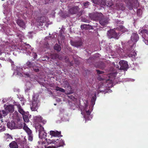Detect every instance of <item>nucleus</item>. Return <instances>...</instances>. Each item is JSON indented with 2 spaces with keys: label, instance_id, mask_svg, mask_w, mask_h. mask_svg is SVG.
I'll list each match as a JSON object with an SVG mask.
<instances>
[{
  "label": "nucleus",
  "instance_id": "obj_45",
  "mask_svg": "<svg viewBox=\"0 0 148 148\" xmlns=\"http://www.w3.org/2000/svg\"><path fill=\"white\" fill-rule=\"evenodd\" d=\"M18 36L20 39H22V38L23 37V36L21 34L18 35Z\"/></svg>",
  "mask_w": 148,
  "mask_h": 148
},
{
  "label": "nucleus",
  "instance_id": "obj_41",
  "mask_svg": "<svg viewBox=\"0 0 148 148\" xmlns=\"http://www.w3.org/2000/svg\"><path fill=\"white\" fill-rule=\"evenodd\" d=\"M34 56V58H36V57L37 56V54L35 53H33L32 54Z\"/></svg>",
  "mask_w": 148,
  "mask_h": 148
},
{
  "label": "nucleus",
  "instance_id": "obj_24",
  "mask_svg": "<svg viewBox=\"0 0 148 148\" xmlns=\"http://www.w3.org/2000/svg\"><path fill=\"white\" fill-rule=\"evenodd\" d=\"M54 49L58 51H60L61 49V47L58 44H56L54 47Z\"/></svg>",
  "mask_w": 148,
  "mask_h": 148
},
{
  "label": "nucleus",
  "instance_id": "obj_6",
  "mask_svg": "<svg viewBox=\"0 0 148 148\" xmlns=\"http://www.w3.org/2000/svg\"><path fill=\"white\" fill-rule=\"evenodd\" d=\"M89 16L92 19L94 20H99L101 19L103 16V14L101 13H96L94 14H89Z\"/></svg>",
  "mask_w": 148,
  "mask_h": 148
},
{
  "label": "nucleus",
  "instance_id": "obj_44",
  "mask_svg": "<svg viewBox=\"0 0 148 148\" xmlns=\"http://www.w3.org/2000/svg\"><path fill=\"white\" fill-rule=\"evenodd\" d=\"M32 32H29V38H32V36L31 35V34L32 33Z\"/></svg>",
  "mask_w": 148,
  "mask_h": 148
},
{
  "label": "nucleus",
  "instance_id": "obj_26",
  "mask_svg": "<svg viewBox=\"0 0 148 148\" xmlns=\"http://www.w3.org/2000/svg\"><path fill=\"white\" fill-rule=\"evenodd\" d=\"M21 145L23 148H28V147L26 145V140H24L21 143Z\"/></svg>",
  "mask_w": 148,
  "mask_h": 148
},
{
  "label": "nucleus",
  "instance_id": "obj_20",
  "mask_svg": "<svg viewBox=\"0 0 148 148\" xmlns=\"http://www.w3.org/2000/svg\"><path fill=\"white\" fill-rule=\"evenodd\" d=\"M8 112L7 111L5 110H5H3L1 111H0V118H2V116H5L7 115L8 114Z\"/></svg>",
  "mask_w": 148,
  "mask_h": 148
},
{
  "label": "nucleus",
  "instance_id": "obj_9",
  "mask_svg": "<svg viewBox=\"0 0 148 148\" xmlns=\"http://www.w3.org/2000/svg\"><path fill=\"white\" fill-rule=\"evenodd\" d=\"M23 128V129L28 134L29 140L32 141L33 140V136L31 131L25 123H24V127Z\"/></svg>",
  "mask_w": 148,
  "mask_h": 148
},
{
  "label": "nucleus",
  "instance_id": "obj_55",
  "mask_svg": "<svg viewBox=\"0 0 148 148\" xmlns=\"http://www.w3.org/2000/svg\"><path fill=\"white\" fill-rule=\"evenodd\" d=\"M38 143H39V144H40V143L39 142H38Z\"/></svg>",
  "mask_w": 148,
  "mask_h": 148
},
{
  "label": "nucleus",
  "instance_id": "obj_47",
  "mask_svg": "<svg viewBox=\"0 0 148 148\" xmlns=\"http://www.w3.org/2000/svg\"><path fill=\"white\" fill-rule=\"evenodd\" d=\"M47 148H55V147L53 146H49L47 147Z\"/></svg>",
  "mask_w": 148,
  "mask_h": 148
},
{
  "label": "nucleus",
  "instance_id": "obj_3",
  "mask_svg": "<svg viewBox=\"0 0 148 148\" xmlns=\"http://www.w3.org/2000/svg\"><path fill=\"white\" fill-rule=\"evenodd\" d=\"M39 106V102L37 96L33 97L32 102L30 104V108L32 111H37Z\"/></svg>",
  "mask_w": 148,
  "mask_h": 148
},
{
  "label": "nucleus",
  "instance_id": "obj_11",
  "mask_svg": "<svg viewBox=\"0 0 148 148\" xmlns=\"http://www.w3.org/2000/svg\"><path fill=\"white\" fill-rule=\"evenodd\" d=\"M4 107L5 110L7 111L8 113H12L14 111V106L13 105H6L5 104Z\"/></svg>",
  "mask_w": 148,
  "mask_h": 148
},
{
  "label": "nucleus",
  "instance_id": "obj_46",
  "mask_svg": "<svg viewBox=\"0 0 148 148\" xmlns=\"http://www.w3.org/2000/svg\"><path fill=\"white\" fill-rule=\"evenodd\" d=\"M89 5V3L88 2L86 3H85L84 4V6H86L87 5Z\"/></svg>",
  "mask_w": 148,
  "mask_h": 148
},
{
  "label": "nucleus",
  "instance_id": "obj_27",
  "mask_svg": "<svg viewBox=\"0 0 148 148\" xmlns=\"http://www.w3.org/2000/svg\"><path fill=\"white\" fill-rule=\"evenodd\" d=\"M18 112L21 114L22 115H23L25 114V112L23 109L22 108L21 106L19 107L18 108Z\"/></svg>",
  "mask_w": 148,
  "mask_h": 148
},
{
  "label": "nucleus",
  "instance_id": "obj_5",
  "mask_svg": "<svg viewBox=\"0 0 148 148\" xmlns=\"http://www.w3.org/2000/svg\"><path fill=\"white\" fill-rule=\"evenodd\" d=\"M30 47L31 46L29 45L24 43L19 47V49L22 51L23 53H26V52L29 55V53H31L29 52V50H32V49Z\"/></svg>",
  "mask_w": 148,
  "mask_h": 148
},
{
  "label": "nucleus",
  "instance_id": "obj_33",
  "mask_svg": "<svg viewBox=\"0 0 148 148\" xmlns=\"http://www.w3.org/2000/svg\"><path fill=\"white\" fill-rule=\"evenodd\" d=\"M5 138L7 139H12V138L11 135H10L8 134H6L5 136Z\"/></svg>",
  "mask_w": 148,
  "mask_h": 148
},
{
  "label": "nucleus",
  "instance_id": "obj_37",
  "mask_svg": "<svg viewBox=\"0 0 148 148\" xmlns=\"http://www.w3.org/2000/svg\"><path fill=\"white\" fill-rule=\"evenodd\" d=\"M14 105L16 106L18 108L21 106L20 104L18 103L17 102H15L14 103Z\"/></svg>",
  "mask_w": 148,
  "mask_h": 148
},
{
  "label": "nucleus",
  "instance_id": "obj_2",
  "mask_svg": "<svg viewBox=\"0 0 148 148\" xmlns=\"http://www.w3.org/2000/svg\"><path fill=\"white\" fill-rule=\"evenodd\" d=\"M42 119V118L39 116H36L34 118L36 129L39 132V138L42 139H45L47 133L45 132L44 128L41 125H38V122H42L43 124H45L46 122L45 120Z\"/></svg>",
  "mask_w": 148,
  "mask_h": 148
},
{
  "label": "nucleus",
  "instance_id": "obj_29",
  "mask_svg": "<svg viewBox=\"0 0 148 148\" xmlns=\"http://www.w3.org/2000/svg\"><path fill=\"white\" fill-rule=\"evenodd\" d=\"M119 27L120 30L123 32H124L127 31V29L125 28L123 26H120Z\"/></svg>",
  "mask_w": 148,
  "mask_h": 148
},
{
  "label": "nucleus",
  "instance_id": "obj_54",
  "mask_svg": "<svg viewBox=\"0 0 148 148\" xmlns=\"http://www.w3.org/2000/svg\"><path fill=\"white\" fill-rule=\"evenodd\" d=\"M61 101V100H60V99H59V101Z\"/></svg>",
  "mask_w": 148,
  "mask_h": 148
},
{
  "label": "nucleus",
  "instance_id": "obj_51",
  "mask_svg": "<svg viewBox=\"0 0 148 148\" xmlns=\"http://www.w3.org/2000/svg\"><path fill=\"white\" fill-rule=\"evenodd\" d=\"M25 75L27 77H29V74H28V73H26L25 74Z\"/></svg>",
  "mask_w": 148,
  "mask_h": 148
},
{
  "label": "nucleus",
  "instance_id": "obj_15",
  "mask_svg": "<svg viewBox=\"0 0 148 148\" xmlns=\"http://www.w3.org/2000/svg\"><path fill=\"white\" fill-rule=\"evenodd\" d=\"M16 23L20 27L23 28L25 27V24L23 20L18 19L16 21Z\"/></svg>",
  "mask_w": 148,
  "mask_h": 148
},
{
  "label": "nucleus",
  "instance_id": "obj_56",
  "mask_svg": "<svg viewBox=\"0 0 148 148\" xmlns=\"http://www.w3.org/2000/svg\"><path fill=\"white\" fill-rule=\"evenodd\" d=\"M67 84H68L67 85V86H68V85H68V83H67Z\"/></svg>",
  "mask_w": 148,
  "mask_h": 148
},
{
  "label": "nucleus",
  "instance_id": "obj_57",
  "mask_svg": "<svg viewBox=\"0 0 148 148\" xmlns=\"http://www.w3.org/2000/svg\"><path fill=\"white\" fill-rule=\"evenodd\" d=\"M27 90H28V89H27ZM29 90V89H28V90Z\"/></svg>",
  "mask_w": 148,
  "mask_h": 148
},
{
  "label": "nucleus",
  "instance_id": "obj_31",
  "mask_svg": "<svg viewBox=\"0 0 148 148\" xmlns=\"http://www.w3.org/2000/svg\"><path fill=\"white\" fill-rule=\"evenodd\" d=\"M56 90L57 91H59L61 92H65V90L64 89L59 87H56Z\"/></svg>",
  "mask_w": 148,
  "mask_h": 148
},
{
  "label": "nucleus",
  "instance_id": "obj_42",
  "mask_svg": "<svg viewBox=\"0 0 148 148\" xmlns=\"http://www.w3.org/2000/svg\"><path fill=\"white\" fill-rule=\"evenodd\" d=\"M97 71L98 74H102L103 73V71H100L99 70H97Z\"/></svg>",
  "mask_w": 148,
  "mask_h": 148
},
{
  "label": "nucleus",
  "instance_id": "obj_38",
  "mask_svg": "<svg viewBox=\"0 0 148 148\" xmlns=\"http://www.w3.org/2000/svg\"><path fill=\"white\" fill-rule=\"evenodd\" d=\"M5 130L4 127L3 126H0V131H3Z\"/></svg>",
  "mask_w": 148,
  "mask_h": 148
},
{
  "label": "nucleus",
  "instance_id": "obj_50",
  "mask_svg": "<svg viewBox=\"0 0 148 148\" xmlns=\"http://www.w3.org/2000/svg\"><path fill=\"white\" fill-rule=\"evenodd\" d=\"M0 59L3 60H4V58H0Z\"/></svg>",
  "mask_w": 148,
  "mask_h": 148
},
{
  "label": "nucleus",
  "instance_id": "obj_16",
  "mask_svg": "<svg viewBox=\"0 0 148 148\" xmlns=\"http://www.w3.org/2000/svg\"><path fill=\"white\" fill-rule=\"evenodd\" d=\"M14 70L16 71V73L17 75H21V72L22 71V69L20 67H18L17 66L14 67V66L12 67Z\"/></svg>",
  "mask_w": 148,
  "mask_h": 148
},
{
  "label": "nucleus",
  "instance_id": "obj_14",
  "mask_svg": "<svg viewBox=\"0 0 148 148\" xmlns=\"http://www.w3.org/2000/svg\"><path fill=\"white\" fill-rule=\"evenodd\" d=\"M7 125L8 127L11 129H15L17 128L15 123L13 121H11L10 123H8Z\"/></svg>",
  "mask_w": 148,
  "mask_h": 148
},
{
  "label": "nucleus",
  "instance_id": "obj_18",
  "mask_svg": "<svg viewBox=\"0 0 148 148\" xmlns=\"http://www.w3.org/2000/svg\"><path fill=\"white\" fill-rule=\"evenodd\" d=\"M78 11V7L75 6L73 7L69 10V12L72 14L76 13Z\"/></svg>",
  "mask_w": 148,
  "mask_h": 148
},
{
  "label": "nucleus",
  "instance_id": "obj_23",
  "mask_svg": "<svg viewBox=\"0 0 148 148\" xmlns=\"http://www.w3.org/2000/svg\"><path fill=\"white\" fill-rule=\"evenodd\" d=\"M5 47L4 46L1 45L0 46V55H1L3 53H4L5 51Z\"/></svg>",
  "mask_w": 148,
  "mask_h": 148
},
{
  "label": "nucleus",
  "instance_id": "obj_12",
  "mask_svg": "<svg viewBox=\"0 0 148 148\" xmlns=\"http://www.w3.org/2000/svg\"><path fill=\"white\" fill-rule=\"evenodd\" d=\"M47 18L45 16H42L38 19L37 25L39 26H42L43 23L46 22Z\"/></svg>",
  "mask_w": 148,
  "mask_h": 148
},
{
  "label": "nucleus",
  "instance_id": "obj_28",
  "mask_svg": "<svg viewBox=\"0 0 148 148\" xmlns=\"http://www.w3.org/2000/svg\"><path fill=\"white\" fill-rule=\"evenodd\" d=\"M137 54L136 52L134 51L133 52H131V53L129 55L130 57H135L136 56Z\"/></svg>",
  "mask_w": 148,
  "mask_h": 148
},
{
  "label": "nucleus",
  "instance_id": "obj_32",
  "mask_svg": "<svg viewBox=\"0 0 148 148\" xmlns=\"http://www.w3.org/2000/svg\"><path fill=\"white\" fill-rule=\"evenodd\" d=\"M142 14V10L140 9H138L137 10V14L139 16H140Z\"/></svg>",
  "mask_w": 148,
  "mask_h": 148
},
{
  "label": "nucleus",
  "instance_id": "obj_52",
  "mask_svg": "<svg viewBox=\"0 0 148 148\" xmlns=\"http://www.w3.org/2000/svg\"><path fill=\"white\" fill-rule=\"evenodd\" d=\"M22 124L21 125V126L20 127H18V128H19V129H21V128L22 127Z\"/></svg>",
  "mask_w": 148,
  "mask_h": 148
},
{
  "label": "nucleus",
  "instance_id": "obj_8",
  "mask_svg": "<svg viewBox=\"0 0 148 148\" xmlns=\"http://www.w3.org/2000/svg\"><path fill=\"white\" fill-rule=\"evenodd\" d=\"M107 35L108 38H112L118 39L120 35L118 34L115 32L114 29H111L108 31L107 33Z\"/></svg>",
  "mask_w": 148,
  "mask_h": 148
},
{
  "label": "nucleus",
  "instance_id": "obj_49",
  "mask_svg": "<svg viewBox=\"0 0 148 148\" xmlns=\"http://www.w3.org/2000/svg\"><path fill=\"white\" fill-rule=\"evenodd\" d=\"M112 92V91L111 90H108V91H107V92H108V93H109V92Z\"/></svg>",
  "mask_w": 148,
  "mask_h": 148
},
{
  "label": "nucleus",
  "instance_id": "obj_17",
  "mask_svg": "<svg viewBox=\"0 0 148 148\" xmlns=\"http://www.w3.org/2000/svg\"><path fill=\"white\" fill-rule=\"evenodd\" d=\"M45 144L46 143L47 144H49L51 143L53 144H56V143H57L56 142L58 140V139H57L56 140H51L50 139H45Z\"/></svg>",
  "mask_w": 148,
  "mask_h": 148
},
{
  "label": "nucleus",
  "instance_id": "obj_22",
  "mask_svg": "<svg viewBox=\"0 0 148 148\" xmlns=\"http://www.w3.org/2000/svg\"><path fill=\"white\" fill-rule=\"evenodd\" d=\"M116 74L117 73L115 72H113L110 73L108 76V77L109 78V79L112 81V79H111V78H114V77H115Z\"/></svg>",
  "mask_w": 148,
  "mask_h": 148
},
{
  "label": "nucleus",
  "instance_id": "obj_21",
  "mask_svg": "<svg viewBox=\"0 0 148 148\" xmlns=\"http://www.w3.org/2000/svg\"><path fill=\"white\" fill-rule=\"evenodd\" d=\"M11 148H18V146L16 143L15 141H12L9 145Z\"/></svg>",
  "mask_w": 148,
  "mask_h": 148
},
{
  "label": "nucleus",
  "instance_id": "obj_10",
  "mask_svg": "<svg viewBox=\"0 0 148 148\" xmlns=\"http://www.w3.org/2000/svg\"><path fill=\"white\" fill-rule=\"evenodd\" d=\"M119 63L120 66V68H119V66L116 67V68H118V69L125 70L127 68L128 65L127 62L126 61L122 60L120 61Z\"/></svg>",
  "mask_w": 148,
  "mask_h": 148
},
{
  "label": "nucleus",
  "instance_id": "obj_48",
  "mask_svg": "<svg viewBox=\"0 0 148 148\" xmlns=\"http://www.w3.org/2000/svg\"><path fill=\"white\" fill-rule=\"evenodd\" d=\"M34 70L35 71L37 72L39 71V69L38 68L35 69H34Z\"/></svg>",
  "mask_w": 148,
  "mask_h": 148
},
{
  "label": "nucleus",
  "instance_id": "obj_1",
  "mask_svg": "<svg viewBox=\"0 0 148 148\" xmlns=\"http://www.w3.org/2000/svg\"><path fill=\"white\" fill-rule=\"evenodd\" d=\"M95 100L94 97H92V103L91 105H89L88 101H86L84 102V106L80 107L82 112L81 114L84 115L86 121L90 120L92 119V116L90 114L92 110V107L95 104Z\"/></svg>",
  "mask_w": 148,
  "mask_h": 148
},
{
  "label": "nucleus",
  "instance_id": "obj_40",
  "mask_svg": "<svg viewBox=\"0 0 148 148\" xmlns=\"http://www.w3.org/2000/svg\"><path fill=\"white\" fill-rule=\"evenodd\" d=\"M28 66H30L31 65V63L30 62H27L26 64Z\"/></svg>",
  "mask_w": 148,
  "mask_h": 148
},
{
  "label": "nucleus",
  "instance_id": "obj_13",
  "mask_svg": "<svg viewBox=\"0 0 148 148\" xmlns=\"http://www.w3.org/2000/svg\"><path fill=\"white\" fill-rule=\"evenodd\" d=\"M60 132H58L57 131H51L50 132V134L51 135V137L52 136L58 137L62 136L60 135Z\"/></svg>",
  "mask_w": 148,
  "mask_h": 148
},
{
  "label": "nucleus",
  "instance_id": "obj_30",
  "mask_svg": "<svg viewBox=\"0 0 148 148\" xmlns=\"http://www.w3.org/2000/svg\"><path fill=\"white\" fill-rule=\"evenodd\" d=\"M71 45L73 46H74L75 47H77L78 46L80 45V44H78L77 43H76L75 42H73L72 41H71Z\"/></svg>",
  "mask_w": 148,
  "mask_h": 148
},
{
  "label": "nucleus",
  "instance_id": "obj_39",
  "mask_svg": "<svg viewBox=\"0 0 148 148\" xmlns=\"http://www.w3.org/2000/svg\"><path fill=\"white\" fill-rule=\"evenodd\" d=\"M45 3H47L49 2H52L54 0H45Z\"/></svg>",
  "mask_w": 148,
  "mask_h": 148
},
{
  "label": "nucleus",
  "instance_id": "obj_34",
  "mask_svg": "<svg viewBox=\"0 0 148 148\" xmlns=\"http://www.w3.org/2000/svg\"><path fill=\"white\" fill-rule=\"evenodd\" d=\"M7 60L11 63V65H12V67H13V66H14V62H13L12 60L8 58Z\"/></svg>",
  "mask_w": 148,
  "mask_h": 148
},
{
  "label": "nucleus",
  "instance_id": "obj_43",
  "mask_svg": "<svg viewBox=\"0 0 148 148\" xmlns=\"http://www.w3.org/2000/svg\"><path fill=\"white\" fill-rule=\"evenodd\" d=\"M8 101V99H3L2 100V102L3 103H6V102H7Z\"/></svg>",
  "mask_w": 148,
  "mask_h": 148
},
{
  "label": "nucleus",
  "instance_id": "obj_59",
  "mask_svg": "<svg viewBox=\"0 0 148 148\" xmlns=\"http://www.w3.org/2000/svg\"><path fill=\"white\" fill-rule=\"evenodd\" d=\"M1 66V64H0V66Z\"/></svg>",
  "mask_w": 148,
  "mask_h": 148
},
{
  "label": "nucleus",
  "instance_id": "obj_25",
  "mask_svg": "<svg viewBox=\"0 0 148 148\" xmlns=\"http://www.w3.org/2000/svg\"><path fill=\"white\" fill-rule=\"evenodd\" d=\"M23 118L24 121L26 123L29 122V119L27 116L25 115H23Z\"/></svg>",
  "mask_w": 148,
  "mask_h": 148
},
{
  "label": "nucleus",
  "instance_id": "obj_53",
  "mask_svg": "<svg viewBox=\"0 0 148 148\" xmlns=\"http://www.w3.org/2000/svg\"><path fill=\"white\" fill-rule=\"evenodd\" d=\"M130 81H134V80L133 79H130Z\"/></svg>",
  "mask_w": 148,
  "mask_h": 148
},
{
  "label": "nucleus",
  "instance_id": "obj_36",
  "mask_svg": "<svg viewBox=\"0 0 148 148\" xmlns=\"http://www.w3.org/2000/svg\"><path fill=\"white\" fill-rule=\"evenodd\" d=\"M60 145L58 147H60V146H63V145H64V141H63L62 139L61 140H60Z\"/></svg>",
  "mask_w": 148,
  "mask_h": 148
},
{
  "label": "nucleus",
  "instance_id": "obj_4",
  "mask_svg": "<svg viewBox=\"0 0 148 148\" xmlns=\"http://www.w3.org/2000/svg\"><path fill=\"white\" fill-rule=\"evenodd\" d=\"M139 32L142 35L143 41L146 44L148 45V30L146 29H140Z\"/></svg>",
  "mask_w": 148,
  "mask_h": 148
},
{
  "label": "nucleus",
  "instance_id": "obj_58",
  "mask_svg": "<svg viewBox=\"0 0 148 148\" xmlns=\"http://www.w3.org/2000/svg\"><path fill=\"white\" fill-rule=\"evenodd\" d=\"M54 104V105H56V104Z\"/></svg>",
  "mask_w": 148,
  "mask_h": 148
},
{
  "label": "nucleus",
  "instance_id": "obj_35",
  "mask_svg": "<svg viewBox=\"0 0 148 148\" xmlns=\"http://www.w3.org/2000/svg\"><path fill=\"white\" fill-rule=\"evenodd\" d=\"M87 25H81V28L82 29H86L87 28Z\"/></svg>",
  "mask_w": 148,
  "mask_h": 148
},
{
  "label": "nucleus",
  "instance_id": "obj_19",
  "mask_svg": "<svg viewBox=\"0 0 148 148\" xmlns=\"http://www.w3.org/2000/svg\"><path fill=\"white\" fill-rule=\"evenodd\" d=\"M108 19L104 18L100 20L99 21V23L101 25L105 26L108 23Z\"/></svg>",
  "mask_w": 148,
  "mask_h": 148
},
{
  "label": "nucleus",
  "instance_id": "obj_7",
  "mask_svg": "<svg viewBox=\"0 0 148 148\" xmlns=\"http://www.w3.org/2000/svg\"><path fill=\"white\" fill-rule=\"evenodd\" d=\"M139 39V37L137 34L135 33L132 34L131 36L130 40L128 42L130 45H132L136 43Z\"/></svg>",
  "mask_w": 148,
  "mask_h": 148
}]
</instances>
